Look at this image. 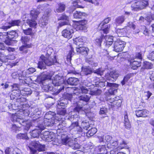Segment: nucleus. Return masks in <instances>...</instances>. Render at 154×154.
<instances>
[{"instance_id":"f257e3e1","label":"nucleus","mask_w":154,"mask_h":154,"mask_svg":"<svg viewBox=\"0 0 154 154\" xmlns=\"http://www.w3.org/2000/svg\"><path fill=\"white\" fill-rule=\"evenodd\" d=\"M53 51L51 48L47 47L44 53L46 57L42 55L40 57L38 63L37 68L40 69H44L46 66H51L57 63V60L55 56L51 58V55Z\"/></svg>"},{"instance_id":"f03ea898","label":"nucleus","mask_w":154,"mask_h":154,"mask_svg":"<svg viewBox=\"0 0 154 154\" xmlns=\"http://www.w3.org/2000/svg\"><path fill=\"white\" fill-rule=\"evenodd\" d=\"M32 123L33 124V126L38 127L41 129L44 130L46 126H52L54 123V122L53 120L50 119H45L44 121L42 118H40L36 119H34L32 122Z\"/></svg>"},{"instance_id":"7ed1b4c3","label":"nucleus","mask_w":154,"mask_h":154,"mask_svg":"<svg viewBox=\"0 0 154 154\" xmlns=\"http://www.w3.org/2000/svg\"><path fill=\"white\" fill-rule=\"evenodd\" d=\"M64 79L63 76L61 74H59L56 75L54 79H52V83L55 86H58V91L56 92L57 94H58L63 90H64V86L63 84L64 83Z\"/></svg>"},{"instance_id":"20e7f679","label":"nucleus","mask_w":154,"mask_h":154,"mask_svg":"<svg viewBox=\"0 0 154 154\" xmlns=\"http://www.w3.org/2000/svg\"><path fill=\"white\" fill-rule=\"evenodd\" d=\"M16 92L17 94L15 95V97L17 98L15 99L17 102H21L25 100L24 98L20 96L21 95L26 96L31 94L32 93V91L29 88H25L22 90L17 91Z\"/></svg>"},{"instance_id":"39448f33","label":"nucleus","mask_w":154,"mask_h":154,"mask_svg":"<svg viewBox=\"0 0 154 154\" xmlns=\"http://www.w3.org/2000/svg\"><path fill=\"white\" fill-rule=\"evenodd\" d=\"M82 40V39H81L76 40L75 44L78 45V47H76V50L78 53L85 56L88 54L89 50L88 48L82 46L83 44Z\"/></svg>"},{"instance_id":"423d86ee","label":"nucleus","mask_w":154,"mask_h":154,"mask_svg":"<svg viewBox=\"0 0 154 154\" xmlns=\"http://www.w3.org/2000/svg\"><path fill=\"white\" fill-rule=\"evenodd\" d=\"M62 143L65 145H68L72 149H76L80 148V145L78 143H75L74 140L69 137L68 136H66L65 137L62 139Z\"/></svg>"},{"instance_id":"0eeeda50","label":"nucleus","mask_w":154,"mask_h":154,"mask_svg":"<svg viewBox=\"0 0 154 154\" xmlns=\"http://www.w3.org/2000/svg\"><path fill=\"white\" fill-rule=\"evenodd\" d=\"M39 12L35 10H32L31 11V19H28L26 20V23L31 27H35L37 25L36 21Z\"/></svg>"},{"instance_id":"6e6552de","label":"nucleus","mask_w":154,"mask_h":154,"mask_svg":"<svg viewBox=\"0 0 154 154\" xmlns=\"http://www.w3.org/2000/svg\"><path fill=\"white\" fill-rule=\"evenodd\" d=\"M31 144L34 147L33 148H30L31 154L36 153L37 150L41 151L45 150V145L41 144L38 141H32L31 143Z\"/></svg>"},{"instance_id":"1a4fd4ad","label":"nucleus","mask_w":154,"mask_h":154,"mask_svg":"<svg viewBox=\"0 0 154 154\" xmlns=\"http://www.w3.org/2000/svg\"><path fill=\"white\" fill-rule=\"evenodd\" d=\"M148 5V1L145 0H141L137 2L132 4L131 7L132 10L137 11L143 9Z\"/></svg>"},{"instance_id":"9d476101","label":"nucleus","mask_w":154,"mask_h":154,"mask_svg":"<svg viewBox=\"0 0 154 154\" xmlns=\"http://www.w3.org/2000/svg\"><path fill=\"white\" fill-rule=\"evenodd\" d=\"M111 20L109 17H108L105 19L102 22H101L99 26V28H101L103 30V33L106 34L109 32V29L110 28V25L109 24L106 25Z\"/></svg>"},{"instance_id":"9b49d317","label":"nucleus","mask_w":154,"mask_h":154,"mask_svg":"<svg viewBox=\"0 0 154 154\" xmlns=\"http://www.w3.org/2000/svg\"><path fill=\"white\" fill-rule=\"evenodd\" d=\"M96 86L101 88H102L106 86L107 87H109L114 89V91L116 90L115 88H117L119 85H118L113 83H110L107 81L103 82H98L96 83Z\"/></svg>"},{"instance_id":"f8f14e48","label":"nucleus","mask_w":154,"mask_h":154,"mask_svg":"<svg viewBox=\"0 0 154 154\" xmlns=\"http://www.w3.org/2000/svg\"><path fill=\"white\" fill-rule=\"evenodd\" d=\"M73 27L70 25L67 26L66 29H64L62 32V35L65 38L70 39L72 36V34L74 33Z\"/></svg>"},{"instance_id":"ddd939ff","label":"nucleus","mask_w":154,"mask_h":154,"mask_svg":"<svg viewBox=\"0 0 154 154\" xmlns=\"http://www.w3.org/2000/svg\"><path fill=\"white\" fill-rule=\"evenodd\" d=\"M113 45V50L117 52H119L123 50L125 44L124 42L117 40L114 42Z\"/></svg>"},{"instance_id":"4468645a","label":"nucleus","mask_w":154,"mask_h":154,"mask_svg":"<svg viewBox=\"0 0 154 154\" xmlns=\"http://www.w3.org/2000/svg\"><path fill=\"white\" fill-rule=\"evenodd\" d=\"M0 39L7 45H13V43L14 42L13 40L9 39L8 36L7 32L0 33Z\"/></svg>"},{"instance_id":"2eb2a0df","label":"nucleus","mask_w":154,"mask_h":154,"mask_svg":"<svg viewBox=\"0 0 154 154\" xmlns=\"http://www.w3.org/2000/svg\"><path fill=\"white\" fill-rule=\"evenodd\" d=\"M42 133L43 136H42V138L43 140L47 142H51L53 140L54 135L52 132L45 131Z\"/></svg>"},{"instance_id":"dca6fc26","label":"nucleus","mask_w":154,"mask_h":154,"mask_svg":"<svg viewBox=\"0 0 154 154\" xmlns=\"http://www.w3.org/2000/svg\"><path fill=\"white\" fill-rule=\"evenodd\" d=\"M76 29L77 30L85 31L87 29L86 24L87 21L85 20H81L79 21H76Z\"/></svg>"},{"instance_id":"f3484780","label":"nucleus","mask_w":154,"mask_h":154,"mask_svg":"<svg viewBox=\"0 0 154 154\" xmlns=\"http://www.w3.org/2000/svg\"><path fill=\"white\" fill-rule=\"evenodd\" d=\"M11 120L15 123H19L20 125H25L26 124V121L24 119L20 117L19 116L14 115L12 116Z\"/></svg>"},{"instance_id":"a211bd4d","label":"nucleus","mask_w":154,"mask_h":154,"mask_svg":"<svg viewBox=\"0 0 154 154\" xmlns=\"http://www.w3.org/2000/svg\"><path fill=\"white\" fill-rule=\"evenodd\" d=\"M51 11V10L50 8L47 9L44 12V14L43 15L42 18L40 19L39 21L46 22L48 23L49 19V17L50 15V13Z\"/></svg>"},{"instance_id":"6ab92c4d","label":"nucleus","mask_w":154,"mask_h":154,"mask_svg":"<svg viewBox=\"0 0 154 154\" xmlns=\"http://www.w3.org/2000/svg\"><path fill=\"white\" fill-rule=\"evenodd\" d=\"M109 76L107 78L108 80L109 81H114L119 76V74L117 72L115 71H111L109 74Z\"/></svg>"},{"instance_id":"aec40b11","label":"nucleus","mask_w":154,"mask_h":154,"mask_svg":"<svg viewBox=\"0 0 154 154\" xmlns=\"http://www.w3.org/2000/svg\"><path fill=\"white\" fill-rule=\"evenodd\" d=\"M8 34V36L9 39L13 40L14 42L13 43V45L16 42V41L14 39L17 38L18 36V34L15 31H12L7 32Z\"/></svg>"},{"instance_id":"412c9836","label":"nucleus","mask_w":154,"mask_h":154,"mask_svg":"<svg viewBox=\"0 0 154 154\" xmlns=\"http://www.w3.org/2000/svg\"><path fill=\"white\" fill-rule=\"evenodd\" d=\"M33 130L30 132V134L32 137L33 138H37L39 137V135L41 133V131L43 130L41 129L38 127Z\"/></svg>"},{"instance_id":"4be33fe9","label":"nucleus","mask_w":154,"mask_h":154,"mask_svg":"<svg viewBox=\"0 0 154 154\" xmlns=\"http://www.w3.org/2000/svg\"><path fill=\"white\" fill-rule=\"evenodd\" d=\"M88 90L83 86H81L80 88H76L74 91L73 94L77 95H79L81 93H87Z\"/></svg>"},{"instance_id":"5701e85b","label":"nucleus","mask_w":154,"mask_h":154,"mask_svg":"<svg viewBox=\"0 0 154 154\" xmlns=\"http://www.w3.org/2000/svg\"><path fill=\"white\" fill-rule=\"evenodd\" d=\"M66 5L63 2L59 3L56 6V11L58 13L64 11L65 9Z\"/></svg>"},{"instance_id":"b1692460","label":"nucleus","mask_w":154,"mask_h":154,"mask_svg":"<svg viewBox=\"0 0 154 154\" xmlns=\"http://www.w3.org/2000/svg\"><path fill=\"white\" fill-rule=\"evenodd\" d=\"M82 69L83 74L86 76H89L93 72L92 69L89 66H83Z\"/></svg>"},{"instance_id":"393cba45","label":"nucleus","mask_w":154,"mask_h":154,"mask_svg":"<svg viewBox=\"0 0 154 154\" xmlns=\"http://www.w3.org/2000/svg\"><path fill=\"white\" fill-rule=\"evenodd\" d=\"M137 117H146L148 114V111L145 109L136 111L135 112Z\"/></svg>"},{"instance_id":"a878e982","label":"nucleus","mask_w":154,"mask_h":154,"mask_svg":"<svg viewBox=\"0 0 154 154\" xmlns=\"http://www.w3.org/2000/svg\"><path fill=\"white\" fill-rule=\"evenodd\" d=\"M78 82V79L75 77L69 78L66 81L67 83L68 84L72 85H77Z\"/></svg>"},{"instance_id":"bb28decb","label":"nucleus","mask_w":154,"mask_h":154,"mask_svg":"<svg viewBox=\"0 0 154 154\" xmlns=\"http://www.w3.org/2000/svg\"><path fill=\"white\" fill-rule=\"evenodd\" d=\"M86 15L85 13L78 11L73 14L74 17L76 19H84Z\"/></svg>"},{"instance_id":"cd10ccee","label":"nucleus","mask_w":154,"mask_h":154,"mask_svg":"<svg viewBox=\"0 0 154 154\" xmlns=\"http://www.w3.org/2000/svg\"><path fill=\"white\" fill-rule=\"evenodd\" d=\"M125 18L124 16H119L115 19V24L117 26L121 25L125 21Z\"/></svg>"},{"instance_id":"c85d7f7f","label":"nucleus","mask_w":154,"mask_h":154,"mask_svg":"<svg viewBox=\"0 0 154 154\" xmlns=\"http://www.w3.org/2000/svg\"><path fill=\"white\" fill-rule=\"evenodd\" d=\"M141 62L140 61L134 60L133 61H130V63L132 69H136L141 66Z\"/></svg>"},{"instance_id":"c756f323","label":"nucleus","mask_w":154,"mask_h":154,"mask_svg":"<svg viewBox=\"0 0 154 154\" xmlns=\"http://www.w3.org/2000/svg\"><path fill=\"white\" fill-rule=\"evenodd\" d=\"M127 32L128 30L125 27L121 29H117L116 31V33L119 37H121L126 35Z\"/></svg>"},{"instance_id":"7c9ffc66","label":"nucleus","mask_w":154,"mask_h":154,"mask_svg":"<svg viewBox=\"0 0 154 154\" xmlns=\"http://www.w3.org/2000/svg\"><path fill=\"white\" fill-rule=\"evenodd\" d=\"M81 86H83L85 88H87L88 91V89L93 88L94 85H93L91 83L89 82L88 80H85L83 82L82 85Z\"/></svg>"},{"instance_id":"2f4dec72","label":"nucleus","mask_w":154,"mask_h":154,"mask_svg":"<svg viewBox=\"0 0 154 154\" xmlns=\"http://www.w3.org/2000/svg\"><path fill=\"white\" fill-rule=\"evenodd\" d=\"M21 21L20 20H12L10 23L11 26H5L4 28L5 29H7L10 28L11 26H19L20 25V24L21 23Z\"/></svg>"},{"instance_id":"473e14b6","label":"nucleus","mask_w":154,"mask_h":154,"mask_svg":"<svg viewBox=\"0 0 154 154\" xmlns=\"http://www.w3.org/2000/svg\"><path fill=\"white\" fill-rule=\"evenodd\" d=\"M83 130L82 128L79 125L76 127L72 131V134H80L83 131Z\"/></svg>"},{"instance_id":"72a5a7b5","label":"nucleus","mask_w":154,"mask_h":154,"mask_svg":"<svg viewBox=\"0 0 154 154\" xmlns=\"http://www.w3.org/2000/svg\"><path fill=\"white\" fill-rule=\"evenodd\" d=\"M124 121V125L125 128L127 129H129L131 127V125L127 114L125 116Z\"/></svg>"},{"instance_id":"f704fd0d","label":"nucleus","mask_w":154,"mask_h":154,"mask_svg":"<svg viewBox=\"0 0 154 154\" xmlns=\"http://www.w3.org/2000/svg\"><path fill=\"white\" fill-rule=\"evenodd\" d=\"M90 99V97L86 94H83L79 97V99L80 101H82L86 103L88 102Z\"/></svg>"},{"instance_id":"c9c22d12","label":"nucleus","mask_w":154,"mask_h":154,"mask_svg":"<svg viewBox=\"0 0 154 154\" xmlns=\"http://www.w3.org/2000/svg\"><path fill=\"white\" fill-rule=\"evenodd\" d=\"M102 91L101 90L97 88H95L92 90H91L90 94L92 95L98 96L100 95Z\"/></svg>"},{"instance_id":"e433bc0d","label":"nucleus","mask_w":154,"mask_h":154,"mask_svg":"<svg viewBox=\"0 0 154 154\" xmlns=\"http://www.w3.org/2000/svg\"><path fill=\"white\" fill-rule=\"evenodd\" d=\"M67 103L66 101L61 100L58 103L57 106V107L58 109H60V108L65 109L64 107L67 105Z\"/></svg>"},{"instance_id":"4c0bfd02","label":"nucleus","mask_w":154,"mask_h":154,"mask_svg":"<svg viewBox=\"0 0 154 154\" xmlns=\"http://www.w3.org/2000/svg\"><path fill=\"white\" fill-rule=\"evenodd\" d=\"M118 142L117 141L112 140L110 142L107 144V146L108 148H113L114 147L117 146L118 145Z\"/></svg>"},{"instance_id":"58836bf2","label":"nucleus","mask_w":154,"mask_h":154,"mask_svg":"<svg viewBox=\"0 0 154 154\" xmlns=\"http://www.w3.org/2000/svg\"><path fill=\"white\" fill-rule=\"evenodd\" d=\"M16 137L18 139L28 140L29 138L26 133L23 134L20 133L18 134L16 136Z\"/></svg>"},{"instance_id":"ea45409f","label":"nucleus","mask_w":154,"mask_h":154,"mask_svg":"<svg viewBox=\"0 0 154 154\" xmlns=\"http://www.w3.org/2000/svg\"><path fill=\"white\" fill-rule=\"evenodd\" d=\"M54 112H49L46 113L45 116V119L52 120L53 118H54Z\"/></svg>"},{"instance_id":"a19ab883","label":"nucleus","mask_w":154,"mask_h":154,"mask_svg":"<svg viewBox=\"0 0 154 154\" xmlns=\"http://www.w3.org/2000/svg\"><path fill=\"white\" fill-rule=\"evenodd\" d=\"M42 89L45 92H48L53 90V87L49 85H44L42 87Z\"/></svg>"},{"instance_id":"79ce46f5","label":"nucleus","mask_w":154,"mask_h":154,"mask_svg":"<svg viewBox=\"0 0 154 154\" xmlns=\"http://www.w3.org/2000/svg\"><path fill=\"white\" fill-rule=\"evenodd\" d=\"M97 130L95 128H92L88 130L87 133V135H89L90 136L93 135L97 132Z\"/></svg>"},{"instance_id":"37998d69","label":"nucleus","mask_w":154,"mask_h":154,"mask_svg":"<svg viewBox=\"0 0 154 154\" xmlns=\"http://www.w3.org/2000/svg\"><path fill=\"white\" fill-rule=\"evenodd\" d=\"M97 149L99 150L100 153L99 154H106L107 152L105 146L102 145L101 146H100L97 148Z\"/></svg>"},{"instance_id":"c03bdc74","label":"nucleus","mask_w":154,"mask_h":154,"mask_svg":"<svg viewBox=\"0 0 154 154\" xmlns=\"http://www.w3.org/2000/svg\"><path fill=\"white\" fill-rule=\"evenodd\" d=\"M152 20L151 15L150 14H147L145 18V23L146 24H149Z\"/></svg>"},{"instance_id":"a18cd8bd","label":"nucleus","mask_w":154,"mask_h":154,"mask_svg":"<svg viewBox=\"0 0 154 154\" xmlns=\"http://www.w3.org/2000/svg\"><path fill=\"white\" fill-rule=\"evenodd\" d=\"M81 126L84 129L87 130L90 127V124L87 121H83L82 122Z\"/></svg>"},{"instance_id":"49530a36","label":"nucleus","mask_w":154,"mask_h":154,"mask_svg":"<svg viewBox=\"0 0 154 154\" xmlns=\"http://www.w3.org/2000/svg\"><path fill=\"white\" fill-rule=\"evenodd\" d=\"M144 67L147 69H150L152 68L153 65L151 63L147 61L144 62L143 66Z\"/></svg>"},{"instance_id":"de8ad7c7","label":"nucleus","mask_w":154,"mask_h":154,"mask_svg":"<svg viewBox=\"0 0 154 154\" xmlns=\"http://www.w3.org/2000/svg\"><path fill=\"white\" fill-rule=\"evenodd\" d=\"M79 125L78 122H72L71 124L69 127V129L70 130V133L72 132V131L76 127Z\"/></svg>"},{"instance_id":"09e8293b","label":"nucleus","mask_w":154,"mask_h":154,"mask_svg":"<svg viewBox=\"0 0 154 154\" xmlns=\"http://www.w3.org/2000/svg\"><path fill=\"white\" fill-rule=\"evenodd\" d=\"M103 35H102L100 38H97L95 40V43L97 45L100 46L101 43L103 42Z\"/></svg>"},{"instance_id":"8fccbe9b","label":"nucleus","mask_w":154,"mask_h":154,"mask_svg":"<svg viewBox=\"0 0 154 154\" xmlns=\"http://www.w3.org/2000/svg\"><path fill=\"white\" fill-rule=\"evenodd\" d=\"M118 100L117 101H115L113 103V105L112 106L113 107H120L121 106V103H122V100L121 99L120 97H118L117 98Z\"/></svg>"},{"instance_id":"3c124183","label":"nucleus","mask_w":154,"mask_h":154,"mask_svg":"<svg viewBox=\"0 0 154 154\" xmlns=\"http://www.w3.org/2000/svg\"><path fill=\"white\" fill-rule=\"evenodd\" d=\"M12 88L13 90L12 94L15 96V95L17 94L16 91L20 90L19 89L18 85L17 84H14L12 86Z\"/></svg>"},{"instance_id":"603ef678","label":"nucleus","mask_w":154,"mask_h":154,"mask_svg":"<svg viewBox=\"0 0 154 154\" xmlns=\"http://www.w3.org/2000/svg\"><path fill=\"white\" fill-rule=\"evenodd\" d=\"M33 119L31 122V123L29 122L28 121H26V124H25V125H23V126H24L25 127L24 128V129L26 130V131H28L29 130L30 127L32 125H33V124L32 123V122L33 120V119Z\"/></svg>"},{"instance_id":"864d4df0","label":"nucleus","mask_w":154,"mask_h":154,"mask_svg":"<svg viewBox=\"0 0 154 154\" xmlns=\"http://www.w3.org/2000/svg\"><path fill=\"white\" fill-rule=\"evenodd\" d=\"M131 76V75L128 74L126 75L124 78L123 80L121 82V84L122 85L125 84V82H127L128 79H130Z\"/></svg>"},{"instance_id":"5fc2aeb1","label":"nucleus","mask_w":154,"mask_h":154,"mask_svg":"<svg viewBox=\"0 0 154 154\" xmlns=\"http://www.w3.org/2000/svg\"><path fill=\"white\" fill-rule=\"evenodd\" d=\"M23 32L26 35H31L32 33V29L31 28H28L27 29H24L23 26L22 27Z\"/></svg>"},{"instance_id":"6e6d98bb","label":"nucleus","mask_w":154,"mask_h":154,"mask_svg":"<svg viewBox=\"0 0 154 154\" xmlns=\"http://www.w3.org/2000/svg\"><path fill=\"white\" fill-rule=\"evenodd\" d=\"M57 114L59 115L64 116L66 113V111L65 109L60 108L57 110Z\"/></svg>"},{"instance_id":"4d7b16f0","label":"nucleus","mask_w":154,"mask_h":154,"mask_svg":"<svg viewBox=\"0 0 154 154\" xmlns=\"http://www.w3.org/2000/svg\"><path fill=\"white\" fill-rule=\"evenodd\" d=\"M87 63H88L89 65L88 66H91L92 67H96L97 66L98 64L97 63L94 62L93 61L88 60H87Z\"/></svg>"},{"instance_id":"13d9d810","label":"nucleus","mask_w":154,"mask_h":154,"mask_svg":"<svg viewBox=\"0 0 154 154\" xmlns=\"http://www.w3.org/2000/svg\"><path fill=\"white\" fill-rule=\"evenodd\" d=\"M64 98L71 101L72 98V94H71L66 93L63 95Z\"/></svg>"},{"instance_id":"bf43d9fd","label":"nucleus","mask_w":154,"mask_h":154,"mask_svg":"<svg viewBox=\"0 0 154 154\" xmlns=\"http://www.w3.org/2000/svg\"><path fill=\"white\" fill-rule=\"evenodd\" d=\"M70 47L71 49L67 56V59L68 61H70L71 60V57H72V54L74 53L73 48L71 46Z\"/></svg>"},{"instance_id":"052dcab7","label":"nucleus","mask_w":154,"mask_h":154,"mask_svg":"<svg viewBox=\"0 0 154 154\" xmlns=\"http://www.w3.org/2000/svg\"><path fill=\"white\" fill-rule=\"evenodd\" d=\"M104 71L103 69L102 68H99L94 70L93 72L94 73H96L98 75H103Z\"/></svg>"},{"instance_id":"680f3d73","label":"nucleus","mask_w":154,"mask_h":154,"mask_svg":"<svg viewBox=\"0 0 154 154\" xmlns=\"http://www.w3.org/2000/svg\"><path fill=\"white\" fill-rule=\"evenodd\" d=\"M123 148H128L126 146V144L124 141L122 143L120 144V145L118 146L116 149L117 150H119Z\"/></svg>"},{"instance_id":"e2e57ef3","label":"nucleus","mask_w":154,"mask_h":154,"mask_svg":"<svg viewBox=\"0 0 154 154\" xmlns=\"http://www.w3.org/2000/svg\"><path fill=\"white\" fill-rule=\"evenodd\" d=\"M103 41H108L109 42H113V39L112 36H108L106 35H105L104 36L103 35Z\"/></svg>"},{"instance_id":"0e129e2a","label":"nucleus","mask_w":154,"mask_h":154,"mask_svg":"<svg viewBox=\"0 0 154 154\" xmlns=\"http://www.w3.org/2000/svg\"><path fill=\"white\" fill-rule=\"evenodd\" d=\"M66 126V122L64 121H62L60 122L58 125L59 129H63L64 127Z\"/></svg>"},{"instance_id":"69168bd1","label":"nucleus","mask_w":154,"mask_h":154,"mask_svg":"<svg viewBox=\"0 0 154 154\" xmlns=\"http://www.w3.org/2000/svg\"><path fill=\"white\" fill-rule=\"evenodd\" d=\"M136 26L132 22H129L128 23L127 26L125 27L127 29L128 27L134 29H135Z\"/></svg>"},{"instance_id":"338daca9","label":"nucleus","mask_w":154,"mask_h":154,"mask_svg":"<svg viewBox=\"0 0 154 154\" xmlns=\"http://www.w3.org/2000/svg\"><path fill=\"white\" fill-rule=\"evenodd\" d=\"M147 58L152 61H154V51L149 53L147 55Z\"/></svg>"},{"instance_id":"774afa93","label":"nucleus","mask_w":154,"mask_h":154,"mask_svg":"<svg viewBox=\"0 0 154 154\" xmlns=\"http://www.w3.org/2000/svg\"><path fill=\"white\" fill-rule=\"evenodd\" d=\"M97 148H92L89 149V154H98L97 153Z\"/></svg>"}]
</instances>
